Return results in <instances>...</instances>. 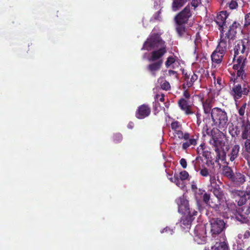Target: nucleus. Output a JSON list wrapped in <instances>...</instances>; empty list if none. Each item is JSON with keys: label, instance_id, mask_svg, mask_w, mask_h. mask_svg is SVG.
Listing matches in <instances>:
<instances>
[{"label": "nucleus", "instance_id": "48", "mask_svg": "<svg viewBox=\"0 0 250 250\" xmlns=\"http://www.w3.org/2000/svg\"><path fill=\"white\" fill-rule=\"evenodd\" d=\"M203 201L207 204H208L210 202V195L209 194L205 193L203 195Z\"/></svg>", "mask_w": 250, "mask_h": 250}, {"label": "nucleus", "instance_id": "5", "mask_svg": "<svg viewBox=\"0 0 250 250\" xmlns=\"http://www.w3.org/2000/svg\"><path fill=\"white\" fill-rule=\"evenodd\" d=\"M209 143L214 147L217 158L221 162H224L228 164V163L226 162V153L223 148L225 143L223 141L219 140L217 137L214 136L212 137V139L210 140Z\"/></svg>", "mask_w": 250, "mask_h": 250}, {"label": "nucleus", "instance_id": "21", "mask_svg": "<svg viewBox=\"0 0 250 250\" xmlns=\"http://www.w3.org/2000/svg\"><path fill=\"white\" fill-rule=\"evenodd\" d=\"M246 49L245 41L243 40L236 42L234 48V58L240 53L243 54Z\"/></svg>", "mask_w": 250, "mask_h": 250}, {"label": "nucleus", "instance_id": "55", "mask_svg": "<svg viewBox=\"0 0 250 250\" xmlns=\"http://www.w3.org/2000/svg\"><path fill=\"white\" fill-rule=\"evenodd\" d=\"M204 144H201L197 148V152L198 153H201L203 152L204 149Z\"/></svg>", "mask_w": 250, "mask_h": 250}, {"label": "nucleus", "instance_id": "27", "mask_svg": "<svg viewBox=\"0 0 250 250\" xmlns=\"http://www.w3.org/2000/svg\"><path fill=\"white\" fill-rule=\"evenodd\" d=\"M188 0H173L172 3L171 8L173 11H177L182 7Z\"/></svg>", "mask_w": 250, "mask_h": 250}, {"label": "nucleus", "instance_id": "3", "mask_svg": "<svg viewBox=\"0 0 250 250\" xmlns=\"http://www.w3.org/2000/svg\"><path fill=\"white\" fill-rule=\"evenodd\" d=\"M167 46L160 35L158 33H152L144 42L142 50L150 51L154 48Z\"/></svg>", "mask_w": 250, "mask_h": 250}, {"label": "nucleus", "instance_id": "52", "mask_svg": "<svg viewBox=\"0 0 250 250\" xmlns=\"http://www.w3.org/2000/svg\"><path fill=\"white\" fill-rule=\"evenodd\" d=\"M180 164L183 168H186L187 167V162L185 159L182 158L180 160Z\"/></svg>", "mask_w": 250, "mask_h": 250}, {"label": "nucleus", "instance_id": "20", "mask_svg": "<svg viewBox=\"0 0 250 250\" xmlns=\"http://www.w3.org/2000/svg\"><path fill=\"white\" fill-rule=\"evenodd\" d=\"M163 63V60L152 62L147 66L146 69L152 75L155 76L156 71L160 69Z\"/></svg>", "mask_w": 250, "mask_h": 250}, {"label": "nucleus", "instance_id": "54", "mask_svg": "<svg viewBox=\"0 0 250 250\" xmlns=\"http://www.w3.org/2000/svg\"><path fill=\"white\" fill-rule=\"evenodd\" d=\"M244 60H245V62L246 60V58H244V57H242L241 56H240L237 59L236 62L237 64H242V63L244 62Z\"/></svg>", "mask_w": 250, "mask_h": 250}, {"label": "nucleus", "instance_id": "17", "mask_svg": "<svg viewBox=\"0 0 250 250\" xmlns=\"http://www.w3.org/2000/svg\"><path fill=\"white\" fill-rule=\"evenodd\" d=\"M240 26L239 23L235 21L229 26V29L227 32L225 34V36L228 38V40H233L235 39L236 34L237 33V29Z\"/></svg>", "mask_w": 250, "mask_h": 250}, {"label": "nucleus", "instance_id": "12", "mask_svg": "<svg viewBox=\"0 0 250 250\" xmlns=\"http://www.w3.org/2000/svg\"><path fill=\"white\" fill-rule=\"evenodd\" d=\"M167 46L160 47L159 49L152 51L150 56L148 58L149 62H153L163 60V56L167 53Z\"/></svg>", "mask_w": 250, "mask_h": 250}, {"label": "nucleus", "instance_id": "26", "mask_svg": "<svg viewBox=\"0 0 250 250\" xmlns=\"http://www.w3.org/2000/svg\"><path fill=\"white\" fill-rule=\"evenodd\" d=\"M198 139V136H192L190 138L187 140L182 144V148L186 150L188 147L191 146H196L197 145V141Z\"/></svg>", "mask_w": 250, "mask_h": 250}, {"label": "nucleus", "instance_id": "59", "mask_svg": "<svg viewBox=\"0 0 250 250\" xmlns=\"http://www.w3.org/2000/svg\"><path fill=\"white\" fill-rule=\"evenodd\" d=\"M242 65V64H237V63H236V64H234L233 66V69L234 70H238L240 69V68L241 67V65Z\"/></svg>", "mask_w": 250, "mask_h": 250}, {"label": "nucleus", "instance_id": "13", "mask_svg": "<svg viewBox=\"0 0 250 250\" xmlns=\"http://www.w3.org/2000/svg\"><path fill=\"white\" fill-rule=\"evenodd\" d=\"M229 41L225 36L224 32L220 33V40L215 49L219 52L225 54L228 49Z\"/></svg>", "mask_w": 250, "mask_h": 250}, {"label": "nucleus", "instance_id": "37", "mask_svg": "<svg viewBox=\"0 0 250 250\" xmlns=\"http://www.w3.org/2000/svg\"><path fill=\"white\" fill-rule=\"evenodd\" d=\"M199 173L203 177L210 176L212 174L206 167H203L200 169Z\"/></svg>", "mask_w": 250, "mask_h": 250}, {"label": "nucleus", "instance_id": "15", "mask_svg": "<svg viewBox=\"0 0 250 250\" xmlns=\"http://www.w3.org/2000/svg\"><path fill=\"white\" fill-rule=\"evenodd\" d=\"M178 104L181 109L185 112L186 115L193 114L192 111V104H190L189 101L185 98H181L178 102Z\"/></svg>", "mask_w": 250, "mask_h": 250}, {"label": "nucleus", "instance_id": "11", "mask_svg": "<svg viewBox=\"0 0 250 250\" xmlns=\"http://www.w3.org/2000/svg\"><path fill=\"white\" fill-rule=\"evenodd\" d=\"M229 14L226 11H222L217 14L214 21L218 26L220 33L224 32V29L226 27V19Z\"/></svg>", "mask_w": 250, "mask_h": 250}, {"label": "nucleus", "instance_id": "56", "mask_svg": "<svg viewBox=\"0 0 250 250\" xmlns=\"http://www.w3.org/2000/svg\"><path fill=\"white\" fill-rule=\"evenodd\" d=\"M183 96L185 98V99H188L190 97V94L188 90H185L184 91Z\"/></svg>", "mask_w": 250, "mask_h": 250}, {"label": "nucleus", "instance_id": "33", "mask_svg": "<svg viewBox=\"0 0 250 250\" xmlns=\"http://www.w3.org/2000/svg\"><path fill=\"white\" fill-rule=\"evenodd\" d=\"M177 57L176 56H169L165 62V65L167 68H168L171 64L175 62Z\"/></svg>", "mask_w": 250, "mask_h": 250}, {"label": "nucleus", "instance_id": "28", "mask_svg": "<svg viewBox=\"0 0 250 250\" xmlns=\"http://www.w3.org/2000/svg\"><path fill=\"white\" fill-rule=\"evenodd\" d=\"M198 78V76L194 72H192L190 77H189L188 82L183 84V88L186 89L187 87H191L193 85L194 83L197 80Z\"/></svg>", "mask_w": 250, "mask_h": 250}, {"label": "nucleus", "instance_id": "6", "mask_svg": "<svg viewBox=\"0 0 250 250\" xmlns=\"http://www.w3.org/2000/svg\"><path fill=\"white\" fill-rule=\"evenodd\" d=\"M229 191L231 197L235 199L239 206L244 205L248 200H250V190L232 189Z\"/></svg>", "mask_w": 250, "mask_h": 250}, {"label": "nucleus", "instance_id": "10", "mask_svg": "<svg viewBox=\"0 0 250 250\" xmlns=\"http://www.w3.org/2000/svg\"><path fill=\"white\" fill-rule=\"evenodd\" d=\"M194 240L198 244H204L207 241L206 230L202 225H197L194 229Z\"/></svg>", "mask_w": 250, "mask_h": 250}, {"label": "nucleus", "instance_id": "49", "mask_svg": "<svg viewBox=\"0 0 250 250\" xmlns=\"http://www.w3.org/2000/svg\"><path fill=\"white\" fill-rule=\"evenodd\" d=\"M246 107V103L244 104L239 109L238 112L240 115L243 116L244 115L245 109Z\"/></svg>", "mask_w": 250, "mask_h": 250}, {"label": "nucleus", "instance_id": "30", "mask_svg": "<svg viewBox=\"0 0 250 250\" xmlns=\"http://www.w3.org/2000/svg\"><path fill=\"white\" fill-rule=\"evenodd\" d=\"M244 67L245 60H244V62L242 63L241 67L240 68L239 70L237 71V77H240L242 80H244L246 77L245 71L244 70Z\"/></svg>", "mask_w": 250, "mask_h": 250}, {"label": "nucleus", "instance_id": "14", "mask_svg": "<svg viewBox=\"0 0 250 250\" xmlns=\"http://www.w3.org/2000/svg\"><path fill=\"white\" fill-rule=\"evenodd\" d=\"M150 112V107L147 104H143L138 107L135 116L139 119H143L148 117Z\"/></svg>", "mask_w": 250, "mask_h": 250}, {"label": "nucleus", "instance_id": "40", "mask_svg": "<svg viewBox=\"0 0 250 250\" xmlns=\"http://www.w3.org/2000/svg\"><path fill=\"white\" fill-rule=\"evenodd\" d=\"M192 72H185L184 70L182 71V75L183 76L184 80L186 82V83L188 82L189 77H190Z\"/></svg>", "mask_w": 250, "mask_h": 250}, {"label": "nucleus", "instance_id": "7", "mask_svg": "<svg viewBox=\"0 0 250 250\" xmlns=\"http://www.w3.org/2000/svg\"><path fill=\"white\" fill-rule=\"evenodd\" d=\"M198 214V211L196 210H192L187 215L182 217L179 222L180 225L185 231H188L190 229L191 223L194 220L195 216Z\"/></svg>", "mask_w": 250, "mask_h": 250}, {"label": "nucleus", "instance_id": "19", "mask_svg": "<svg viewBox=\"0 0 250 250\" xmlns=\"http://www.w3.org/2000/svg\"><path fill=\"white\" fill-rule=\"evenodd\" d=\"M205 250H229V247L226 239L223 237L222 241L220 240L219 242H216L215 245L211 247V250L206 248Z\"/></svg>", "mask_w": 250, "mask_h": 250}, {"label": "nucleus", "instance_id": "44", "mask_svg": "<svg viewBox=\"0 0 250 250\" xmlns=\"http://www.w3.org/2000/svg\"><path fill=\"white\" fill-rule=\"evenodd\" d=\"M201 4V0H192L191 2V5L194 7V9L197 8Z\"/></svg>", "mask_w": 250, "mask_h": 250}, {"label": "nucleus", "instance_id": "4", "mask_svg": "<svg viewBox=\"0 0 250 250\" xmlns=\"http://www.w3.org/2000/svg\"><path fill=\"white\" fill-rule=\"evenodd\" d=\"M250 92V86L248 83H234L230 89V94L236 101L243 96L247 95Z\"/></svg>", "mask_w": 250, "mask_h": 250}, {"label": "nucleus", "instance_id": "45", "mask_svg": "<svg viewBox=\"0 0 250 250\" xmlns=\"http://www.w3.org/2000/svg\"><path fill=\"white\" fill-rule=\"evenodd\" d=\"M122 139V135L120 133L116 134L113 136L114 141L116 143L121 142Z\"/></svg>", "mask_w": 250, "mask_h": 250}, {"label": "nucleus", "instance_id": "57", "mask_svg": "<svg viewBox=\"0 0 250 250\" xmlns=\"http://www.w3.org/2000/svg\"><path fill=\"white\" fill-rule=\"evenodd\" d=\"M168 75L169 76L173 75L176 78L177 77V73L176 71H174V70H169L168 71Z\"/></svg>", "mask_w": 250, "mask_h": 250}, {"label": "nucleus", "instance_id": "1", "mask_svg": "<svg viewBox=\"0 0 250 250\" xmlns=\"http://www.w3.org/2000/svg\"><path fill=\"white\" fill-rule=\"evenodd\" d=\"M191 16L190 6L188 5L174 17L175 30L179 37H184L187 35L186 24L188 23Z\"/></svg>", "mask_w": 250, "mask_h": 250}, {"label": "nucleus", "instance_id": "34", "mask_svg": "<svg viewBox=\"0 0 250 250\" xmlns=\"http://www.w3.org/2000/svg\"><path fill=\"white\" fill-rule=\"evenodd\" d=\"M209 182L211 188L218 187V186H220L217 184V181L216 179L215 176L212 174L209 176Z\"/></svg>", "mask_w": 250, "mask_h": 250}, {"label": "nucleus", "instance_id": "63", "mask_svg": "<svg viewBox=\"0 0 250 250\" xmlns=\"http://www.w3.org/2000/svg\"><path fill=\"white\" fill-rule=\"evenodd\" d=\"M221 79L220 78H218L217 79L216 83L219 85H221Z\"/></svg>", "mask_w": 250, "mask_h": 250}, {"label": "nucleus", "instance_id": "58", "mask_svg": "<svg viewBox=\"0 0 250 250\" xmlns=\"http://www.w3.org/2000/svg\"><path fill=\"white\" fill-rule=\"evenodd\" d=\"M243 41H245V44L246 43V48L248 49V50L250 49V40H247L246 39H245L244 40H243Z\"/></svg>", "mask_w": 250, "mask_h": 250}, {"label": "nucleus", "instance_id": "29", "mask_svg": "<svg viewBox=\"0 0 250 250\" xmlns=\"http://www.w3.org/2000/svg\"><path fill=\"white\" fill-rule=\"evenodd\" d=\"M226 162L228 163V164H229V162H228L227 160ZM222 162L224 164H226V166H224L223 168V171L224 175L228 177H231L233 176V172L231 168H230V167L228 166L229 164H227L224 162Z\"/></svg>", "mask_w": 250, "mask_h": 250}, {"label": "nucleus", "instance_id": "47", "mask_svg": "<svg viewBox=\"0 0 250 250\" xmlns=\"http://www.w3.org/2000/svg\"><path fill=\"white\" fill-rule=\"evenodd\" d=\"M250 25V12L247 14L245 16V26Z\"/></svg>", "mask_w": 250, "mask_h": 250}, {"label": "nucleus", "instance_id": "41", "mask_svg": "<svg viewBox=\"0 0 250 250\" xmlns=\"http://www.w3.org/2000/svg\"><path fill=\"white\" fill-rule=\"evenodd\" d=\"M161 88L165 90H168L170 89V85L167 81H165L161 84Z\"/></svg>", "mask_w": 250, "mask_h": 250}, {"label": "nucleus", "instance_id": "36", "mask_svg": "<svg viewBox=\"0 0 250 250\" xmlns=\"http://www.w3.org/2000/svg\"><path fill=\"white\" fill-rule=\"evenodd\" d=\"M204 112L205 114H206L208 117L210 115L211 112L212 110V105H208V104H202Z\"/></svg>", "mask_w": 250, "mask_h": 250}, {"label": "nucleus", "instance_id": "51", "mask_svg": "<svg viewBox=\"0 0 250 250\" xmlns=\"http://www.w3.org/2000/svg\"><path fill=\"white\" fill-rule=\"evenodd\" d=\"M155 99H156L158 101H160L161 102H164L165 101V95L164 94H157L155 96Z\"/></svg>", "mask_w": 250, "mask_h": 250}, {"label": "nucleus", "instance_id": "31", "mask_svg": "<svg viewBox=\"0 0 250 250\" xmlns=\"http://www.w3.org/2000/svg\"><path fill=\"white\" fill-rule=\"evenodd\" d=\"M222 203H221V202L218 200H217L216 202H214L212 199H211L208 204L211 208H214L216 211H218L219 210L220 206Z\"/></svg>", "mask_w": 250, "mask_h": 250}, {"label": "nucleus", "instance_id": "61", "mask_svg": "<svg viewBox=\"0 0 250 250\" xmlns=\"http://www.w3.org/2000/svg\"><path fill=\"white\" fill-rule=\"evenodd\" d=\"M168 230H169L170 231H172V230H170L169 228L166 227V228L163 229L162 231H161V233H163L164 232H167Z\"/></svg>", "mask_w": 250, "mask_h": 250}, {"label": "nucleus", "instance_id": "32", "mask_svg": "<svg viewBox=\"0 0 250 250\" xmlns=\"http://www.w3.org/2000/svg\"><path fill=\"white\" fill-rule=\"evenodd\" d=\"M174 183L181 188H184L185 185L184 181L179 178L178 175L175 174V178L174 179Z\"/></svg>", "mask_w": 250, "mask_h": 250}, {"label": "nucleus", "instance_id": "50", "mask_svg": "<svg viewBox=\"0 0 250 250\" xmlns=\"http://www.w3.org/2000/svg\"><path fill=\"white\" fill-rule=\"evenodd\" d=\"M201 101L202 104L212 105V100L210 98H208L205 100L202 99Z\"/></svg>", "mask_w": 250, "mask_h": 250}, {"label": "nucleus", "instance_id": "60", "mask_svg": "<svg viewBox=\"0 0 250 250\" xmlns=\"http://www.w3.org/2000/svg\"><path fill=\"white\" fill-rule=\"evenodd\" d=\"M134 127V124L133 122H129L127 125V127L129 129H132Z\"/></svg>", "mask_w": 250, "mask_h": 250}, {"label": "nucleus", "instance_id": "8", "mask_svg": "<svg viewBox=\"0 0 250 250\" xmlns=\"http://www.w3.org/2000/svg\"><path fill=\"white\" fill-rule=\"evenodd\" d=\"M210 232L214 237L220 234L225 228L226 224L224 221L219 218H212L210 221Z\"/></svg>", "mask_w": 250, "mask_h": 250}, {"label": "nucleus", "instance_id": "64", "mask_svg": "<svg viewBox=\"0 0 250 250\" xmlns=\"http://www.w3.org/2000/svg\"><path fill=\"white\" fill-rule=\"evenodd\" d=\"M201 123V119H197V124L199 125Z\"/></svg>", "mask_w": 250, "mask_h": 250}, {"label": "nucleus", "instance_id": "2", "mask_svg": "<svg viewBox=\"0 0 250 250\" xmlns=\"http://www.w3.org/2000/svg\"><path fill=\"white\" fill-rule=\"evenodd\" d=\"M213 125L220 129L226 128L228 124V117L226 111L219 107H214L211 112Z\"/></svg>", "mask_w": 250, "mask_h": 250}, {"label": "nucleus", "instance_id": "38", "mask_svg": "<svg viewBox=\"0 0 250 250\" xmlns=\"http://www.w3.org/2000/svg\"><path fill=\"white\" fill-rule=\"evenodd\" d=\"M226 6H228L230 9L233 10L236 9L238 7V3L236 1L231 0L230 2L226 4Z\"/></svg>", "mask_w": 250, "mask_h": 250}, {"label": "nucleus", "instance_id": "22", "mask_svg": "<svg viewBox=\"0 0 250 250\" xmlns=\"http://www.w3.org/2000/svg\"><path fill=\"white\" fill-rule=\"evenodd\" d=\"M210 190L216 197L217 200L221 202V203H225L226 202L225 195L220 186H218V187L211 188Z\"/></svg>", "mask_w": 250, "mask_h": 250}, {"label": "nucleus", "instance_id": "53", "mask_svg": "<svg viewBox=\"0 0 250 250\" xmlns=\"http://www.w3.org/2000/svg\"><path fill=\"white\" fill-rule=\"evenodd\" d=\"M160 107V104L158 102L153 103V108L154 111H158L159 110L158 107Z\"/></svg>", "mask_w": 250, "mask_h": 250}, {"label": "nucleus", "instance_id": "42", "mask_svg": "<svg viewBox=\"0 0 250 250\" xmlns=\"http://www.w3.org/2000/svg\"><path fill=\"white\" fill-rule=\"evenodd\" d=\"M191 189L195 193H197L198 188L197 186V182L195 181H192L191 182Z\"/></svg>", "mask_w": 250, "mask_h": 250}, {"label": "nucleus", "instance_id": "43", "mask_svg": "<svg viewBox=\"0 0 250 250\" xmlns=\"http://www.w3.org/2000/svg\"><path fill=\"white\" fill-rule=\"evenodd\" d=\"M245 142V149L248 153H250V139H246Z\"/></svg>", "mask_w": 250, "mask_h": 250}, {"label": "nucleus", "instance_id": "25", "mask_svg": "<svg viewBox=\"0 0 250 250\" xmlns=\"http://www.w3.org/2000/svg\"><path fill=\"white\" fill-rule=\"evenodd\" d=\"M225 54V53L219 52L215 49L211 55L212 62L217 64L221 63Z\"/></svg>", "mask_w": 250, "mask_h": 250}, {"label": "nucleus", "instance_id": "23", "mask_svg": "<svg viewBox=\"0 0 250 250\" xmlns=\"http://www.w3.org/2000/svg\"><path fill=\"white\" fill-rule=\"evenodd\" d=\"M240 148L239 145H235L231 147L228 154L229 161L232 162L238 157Z\"/></svg>", "mask_w": 250, "mask_h": 250}, {"label": "nucleus", "instance_id": "39", "mask_svg": "<svg viewBox=\"0 0 250 250\" xmlns=\"http://www.w3.org/2000/svg\"><path fill=\"white\" fill-rule=\"evenodd\" d=\"M178 176L179 177V178L180 179H181V180L184 181L188 178V177L189 176V174L187 171L184 170V171L180 172L179 174L178 175Z\"/></svg>", "mask_w": 250, "mask_h": 250}, {"label": "nucleus", "instance_id": "46", "mask_svg": "<svg viewBox=\"0 0 250 250\" xmlns=\"http://www.w3.org/2000/svg\"><path fill=\"white\" fill-rule=\"evenodd\" d=\"M190 135L189 133L188 132H186L184 133L183 131L182 132V137L180 136V137H178V138L181 140V139H184L185 140H188L189 138H190Z\"/></svg>", "mask_w": 250, "mask_h": 250}, {"label": "nucleus", "instance_id": "35", "mask_svg": "<svg viewBox=\"0 0 250 250\" xmlns=\"http://www.w3.org/2000/svg\"><path fill=\"white\" fill-rule=\"evenodd\" d=\"M235 181L239 184H243L245 182V176L241 173L236 174L235 176Z\"/></svg>", "mask_w": 250, "mask_h": 250}, {"label": "nucleus", "instance_id": "9", "mask_svg": "<svg viewBox=\"0 0 250 250\" xmlns=\"http://www.w3.org/2000/svg\"><path fill=\"white\" fill-rule=\"evenodd\" d=\"M175 202L178 205L179 213L186 214L189 213V212H191L192 210H195L192 208H190L188 201L185 195L177 198Z\"/></svg>", "mask_w": 250, "mask_h": 250}, {"label": "nucleus", "instance_id": "16", "mask_svg": "<svg viewBox=\"0 0 250 250\" xmlns=\"http://www.w3.org/2000/svg\"><path fill=\"white\" fill-rule=\"evenodd\" d=\"M249 217L250 218V203L249 206H244L242 208L241 214L239 213L236 216L237 220L242 223L247 222Z\"/></svg>", "mask_w": 250, "mask_h": 250}, {"label": "nucleus", "instance_id": "18", "mask_svg": "<svg viewBox=\"0 0 250 250\" xmlns=\"http://www.w3.org/2000/svg\"><path fill=\"white\" fill-rule=\"evenodd\" d=\"M171 128L173 131V135L175 137H182L183 127L181 123L178 121H173L170 125Z\"/></svg>", "mask_w": 250, "mask_h": 250}, {"label": "nucleus", "instance_id": "24", "mask_svg": "<svg viewBox=\"0 0 250 250\" xmlns=\"http://www.w3.org/2000/svg\"><path fill=\"white\" fill-rule=\"evenodd\" d=\"M243 126L244 130L242 133V138L243 139H247L250 138V122L248 119L246 122L245 120L243 121Z\"/></svg>", "mask_w": 250, "mask_h": 250}, {"label": "nucleus", "instance_id": "62", "mask_svg": "<svg viewBox=\"0 0 250 250\" xmlns=\"http://www.w3.org/2000/svg\"><path fill=\"white\" fill-rule=\"evenodd\" d=\"M196 115L197 119H201V114L199 112H197Z\"/></svg>", "mask_w": 250, "mask_h": 250}]
</instances>
